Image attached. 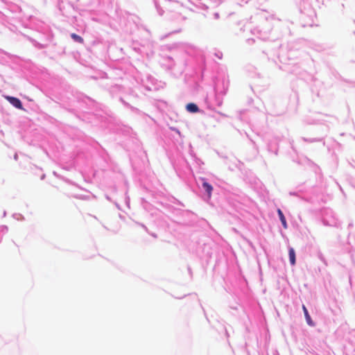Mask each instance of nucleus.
<instances>
[{"mask_svg": "<svg viewBox=\"0 0 355 355\" xmlns=\"http://www.w3.org/2000/svg\"><path fill=\"white\" fill-rule=\"evenodd\" d=\"M6 98L10 104H12L16 108H18L19 110H24L21 102L19 98L9 96H6Z\"/></svg>", "mask_w": 355, "mask_h": 355, "instance_id": "nucleus-1", "label": "nucleus"}, {"mask_svg": "<svg viewBox=\"0 0 355 355\" xmlns=\"http://www.w3.org/2000/svg\"><path fill=\"white\" fill-rule=\"evenodd\" d=\"M288 256L291 264L294 266L295 264V252L293 248H290L288 250Z\"/></svg>", "mask_w": 355, "mask_h": 355, "instance_id": "nucleus-2", "label": "nucleus"}, {"mask_svg": "<svg viewBox=\"0 0 355 355\" xmlns=\"http://www.w3.org/2000/svg\"><path fill=\"white\" fill-rule=\"evenodd\" d=\"M202 187L205 189V190L207 191V193L208 194V197L210 198L211 196L212 190H213L212 186L210 184H209L208 182H207L206 181H204L202 183Z\"/></svg>", "mask_w": 355, "mask_h": 355, "instance_id": "nucleus-3", "label": "nucleus"}, {"mask_svg": "<svg viewBox=\"0 0 355 355\" xmlns=\"http://www.w3.org/2000/svg\"><path fill=\"white\" fill-rule=\"evenodd\" d=\"M302 309H303V311H304V315H305V318H306V320L307 322V323L310 325V326H313L314 324L311 318V316L309 315V313H308V311L306 308V306L304 305H302Z\"/></svg>", "mask_w": 355, "mask_h": 355, "instance_id": "nucleus-4", "label": "nucleus"}, {"mask_svg": "<svg viewBox=\"0 0 355 355\" xmlns=\"http://www.w3.org/2000/svg\"><path fill=\"white\" fill-rule=\"evenodd\" d=\"M277 214L279 215V219H280V220L282 222V224L284 228L286 229L287 228L286 220V218H285V217L284 216L283 212L282 211V210L280 209H277Z\"/></svg>", "mask_w": 355, "mask_h": 355, "instance_id": "nucleus-5", "label": "nucleus"}, {"mask_svg": "<svg viewBox=\"0 0 355 355\" xmlns=\"http://www.w3.org/2000/svg\"><path fill=\"white\" fill-rule=\"evenodd\" d=\"M187 110L190 112H197L198 111V107L194 103H189L187 105Z\"/></svg>", "mask_w": 355, "mask_h": 355, "instance_id": "nucleus-6", "label": "nucleus"}, {"mask_svg": "<svg viewBox=\"0 0 355 355\" xmlns=\"http://www.w3.org/2000/svg\"><path fill=\"white\" fill-rule=\"evenodd\" d=\"M71 37H72V38H73L76 42H79V43H80V44H83V42H84L83 39L80 36L78 35H77V34H76V33H71Z\"/></svg>", "mask_w": 355, "mask_h": 355, "instance_id": "nucleus-7", "label": "nucleus"}]
</instances>
